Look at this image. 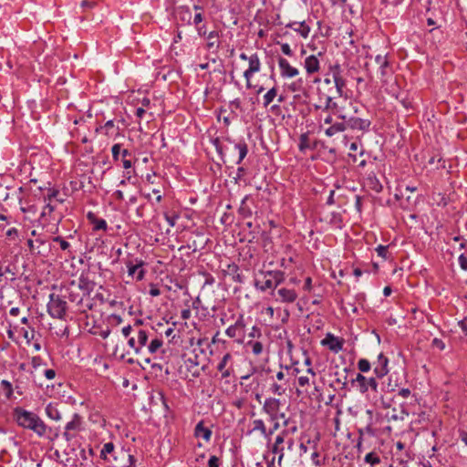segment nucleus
<instances>
[{"label":"nucleus","instance_id":"1a4fd4ad","mask_svg":"<svg viewBox=\"0 0 467 467\" xmlns=\"http://www.w3.org/2000/svg\"><path fill=\"white\" fill-rule=\"evenodd\" d=\"M352 384L358 389L362 393L368 391V387L373 390H377V382L373 378L367 379L363 375L358 374L355 379H352Z\"/></svg>","mask_w":467,"mask_h":467},{"label":"nucleus","instance_id":"052dcab7","mask_svg":"<svg viewBox=\"0 0 467 467\" xmlns=\"http://www.w3.org/2000/svg\"><path fill=\"white\" fill-rule=\"evenodd\" d=\"M406 201L408 202L407 208H409L410 205L414 206L416 204V198H414V197L408 196L406 198Z\"/></svg>","mask_w":467,"mask_h":467},{"label":"nucleus","instance_id":"ea45409f","mask_svg":"<svg viewBox=\"0 0 467 467\" xmlns=\"http://www.w3.org/2000/svg\"><path fill=\"white\" fill-rule=\"evenodd\" d=\"M252 346L253 353L255 355H259L263 350V345L261 342H254L250 343Z\"/></svg>","mask_w":467,"mask_h":467},{"label":"nucleus","instance_id":"a211bd4d","mask_svg":"<svg viewBox=\"0 0 467 467\" xmlns=\"http://www.w3.org/2000/svg\"><path fill=\"white\" fill-rule=\"evenodd\" d=\"M324 346H328L331 350L338 351L342 348V343L331 334H327V337L322 340Z\"/></svg>","mask_w":467,"mask_h":467},{"label":"nucleus","instance_id":"bf43d9fd","mask_svg":"<svg viewBox=\"0 0 467 467\" xmlns=\"http://www.w3.org/2000/svg\"><path fill=\"white\" fill-rule=\"evenodd\" d=\"M24 337L29 342L34 338V330H32L30 333L27 330L24 331Z\"/></svg>","mask_w":467,"mask_h":467},{"label":"nucleus","instance_id":"bb28decb","mask_svg":"<svg viewBox=\"0 0 467 467\" xmlns=\"http://www.w3.org/2000/svg\"><path fill=\"white\" fill-rule=\"evenodd\" d=\"M88 219L91 220L95 230H105L106 229L107 223L103 219H96L95 216L91 213H88Z\"/></svg>","mask_w":467,"mask_h":467},{"label":"nucleus","instance_id":"79ce46f5","mask_svg":"<svg viewBox=\"0 0 467 467\" xmlns=\"http://www.w3.org/2000/svg\"><path fill=\"white\" fill-rule=\"evenodd\" d=\"M378 254L379 256H381L382 258H387V254H388V246H384V245H379L376 249Z\"/></svg>","mask_w":467,"mask_h":467},{"label":"nucleus","instance_id":"6ab92c4d","mask_svg":"<svg viewBox=\"0 0 467 467\" xmlns=\"http://www.w3.org/2000/svg\"><path fill=\"white\" fill-rule=\"evenodd\" d=\"M76 283L77 286H79V290L83 291L87 295H89V293L95 288V283L89 281L84 276H81L78 281H76Z\"/></svg>","mask_w":467,"mask_h":467},{"label":"nucleus","instance_id":"4d7b16f0","mask_svg":"<svg viewBox=\"0 0 467 467\" xmlns=\"http://www.w3.org/2000/svg\"><path fill=\"white\" fill-rule=\"evenodd\" d=\"M133 331L132 327L130 326H128V327H125L122 328V334L124 335V337H129L131 332Z\"/></svg>","mask_w":467,"mask_h":467},{"label":"nucleus","instance_id":"473e14b6","mask_svg":"<svg viewBox=\"0 0 467 467\" xmlns=\"http://www.w3.org/2000/svg\"><path fill=\"white\" fill-rule=\"evenodd\" d=\"M253 431H261L263 434H265V423L263 422V420H255L254 422H253Z\"/></svg>","mask_w":467,"mask_h":467},{"label":"nucleus","instance_id":"09e8293b","mask_svg":"<svg viewBox=\"0 0 467 467\" xmlns=\"http://www.w3.org/2000/svg\"><path fill=\"white\" fill-rule=\"evenodd\" d=\"M333 128H334L335 130H337V132L343 131L344 130L348 129V127H347V125H346L344 120L341 123L334 124Z\"/></svg>","mask_w":467,"mask_h":467},{"label":"nucleus","instance_id":"20e7f679","mask_svg":"<svg viewBox=\"0 0 467 467\" xmlns=\"http://www.w3.org/2000/svg\"><path fill=\"white\" fill-rule=\"evenodd\" d=\"M56 454L58 460L67 467H84L85 451L71 447L68 441L62 444L56 451Z\"/></svg>","mask_w":467,"mask_h":467},{"label":"nucleus","instance_id":"a18cd8bd","mask_svg":"<svg viewBox=\"0 0 467 467\" xmlns=\"http://www.w3.org/2000/svg\"><path fill=\"white\" fill-rule=\"evenodd\" d=\"M306 148H308L307 136L306 134H302L300 137L299 149L304 150Z\"/></svg>","mask_w":467,"mask_h":467},{"label":"nucleus","instance_id":"5701e85b","mask_svg":"<svg viewBox=\"0 0 467 467\" xmlns=\"http://www.w3.org/2000/svg\"><path fill=\"white\" fill-rule=\"evenodd\" d=\"M128 267H129V275L133 276L136 275L137 280H141L143 278L144 270L142 269V262H140L135 265L129 264Z\"/></svg>","mask_w":467,"mask_h":467},{"label":"nucleus","instance_id":"423d86ee","mask_svg":"<svg viewBox=\"0 0 467 467\" xmlns=\"http://www.w3.org/2000/svg\"><path fill=\"white\" fill-rule=\"evenodd\" d=\"M284 280L280 271H261L255 278V286L263 291L275 288Z\"/></svg>","mask_w":467,"mask_h":467},{"label":"nucleus","instance_id":"37998d69","mask_svg":"<svg viewBox=\"0 0 467 467\" xmlns=\"http://www.w3.org/2000/svg\"><path fill=\"white\" fill-rule=\"evenodd\" d=\"M237 147L239 149V161H242L247 153V147L245 144H239Z\"/></svg>","mask_w":467,"mask_h":467},{"label":"nucleus","instance_id":"6e6552de","mask_svg":"<svg viewBox=\"0 0 467 467\" xmlns=\"http://www.w3.org/2000/svg\"><path fill=\"white\" fill-rule=\"evenodd\" d=\"M217 370L223 379H226L234 374V360L230 353H226L217 365Z\"/></svg>","mask_w":467,"mask_h":467},{"label":"nucleus","instance_id":"864d4df0","mask_svg":"<svg viewBox=\"0 0 467 467\" xmlns=\"http://www.w3.org/2000/svg\"><path fill=\"white\" fill-rule=\"evenodd\" d=\"M165 218H166L167 222L170 223L171 226H174L175 225V221L178 218V215L174 214L172 216H170V215H168L166 213L165 214Z\"/></svg>","mask_w":467,"mask_h":467},{"label":"nucleus","instance_id":"2f4dec72","mask_svg":"<svg viewBox=\"0 0 467 467\" xmlns=\"http://www.w3.org/2000/svg\"><path fill=\"white\" fill-rule=\"evenodd\" d=\"M218 36L216 32H211L208 36V47H218Z\"/></svg>","mask_w":467,"mask_h":467},{"label":"nucleus","instance_id":"aec40b11","mask_svg":"<svg viewBox=\"0 0 467 467\" xmlns=\"http://www.w3.org/2000/svg\"><path fill=\"white\" fill-rule=\"evenodd\" d=\"M305 67L308 74H313L318 71L319 62L315 56H310L306 58Z\"/></svg>","mask_w":467,"mask_h":467},{"label":"nucleus","instance_id":"39448f33","mask_svg":"<svg viewBox=\"0 0 467 467\" xmlns=\"http://www.w3.org/2000/svg\"><path fill=\"white\" fill-rule=\"evenodd\" d=\"M13 416L19 426L30 429L38 435L45 433L46 426L44 422L33 412L17 407L14 410Z\"/></svg>","mask_w":467,"mask_h":467},{"label":"nucleus","instance_id":"f03ea898","mask_svg":"<svg viewBox=\"0 0 467 467\" xmlns=\"http://www.w3.org/2000/svg\"><path fill=\"white\" fill-rule=\"evenodd\" d=\"M148 341V335L144 330L139 329L129 339V346L133 349L137 356L139 363L144 362L150 364L151 362V355L155 354L162 347V340L155 337L152 338L148 347H145Z\"/></svg>","mask_w":467,"mask_h":467},{"label":"nucleus","instance_id":"0eeeda50","mask_svg":"<svg viewBox=\"0 0 467 467\" xmlns=\"http://www.w3.org/2000/svg\"><path fill=\"white\" fill-rule=\"evenodd\" d=\"M47 308L53 317L62 318L66 313L67 303L58 295L51 294Z\"/></svg>","mask_w":467,"mask_h":467},{"label":"nucleus","instance_id":"c85d7f7f","mask_svg":"<svg viewBox=\"0 0 467 467\" xmlns=\"http://www.w3.org/2000/svg\"><path fill=\"white\" fill-rule=\"evenodd\" d=\"M365 462L370 465H375L379 464L381 460L376 452L372 451L365 456Z\"/></svg>","mask_w":467,"mask_h":467},{"label":"nucleus","instance_id":"e433bc0d","mask_svg":"<svg viewBox=\"0 0 467 467\" xmlns=\"http://www.w3.org/2000/svg\"><path fill=\"white\" fill-rule=\"evenodd\" d=\"M358 366L359 370L362 372L368 371L370 368V364L367 359H360L358 361Z\"/></svg>","mask_w":467,"mask_h":467},{"label":"nucleus","instance_id":"49530a36","mask_svg":"<svg viewBox=\"0 0 467 467\" xmlns=\"http://www.w3.org/2000/svg\"><path fill=\"white\" fill-rule=\"evenodd\" d=\"M119 151H120V145L115 144L112 147V156H113L114 160H116V161L119 160Z\"/></svg>","mask_w":467,"mask_h":467},{"label":"nucleus","instance_id":"c03bdc74","mask_svg":"<svg viewBox=\"0 0 467 467\" xmlns=\"http://www.w3.org/2000/svg\"><path fill=\"white\" fill-rule=\"evenodd\" d=\"M411 312L414 315V319H417L420 323H423V312L422 311H419V309L415 307V308H412Z\"/></svg>","mask_w":467,"mask_h":467},{"label":"nucleus","instance_id":"5fc2aeb1","mask_svg":"<svg viewBox=\"0 0 467 467\" xmlns=\"http://www.w3.org/2000/svg\"><path fill=\"white\" fill-rule=\"evenodd\" d=\"M57 195H58V191H57V190H53V191L51 192V193H50V194H48L47 199H48V201H50V202H52V201H53V199H56V201H57V202H61L62 201H59V200H57Z\"/></svg>","mask_w":467,"mask_h":467},{"label":"nucleus","instance_id":"72a5a7b5","mask_svg":"<svg viewBox=\"0 0 467 467\" xmlns=\"http://www.w3.org/2000/svg\"><path fill=\"white\" fill-rule=\"evenodd\" d=\"M114 450V445L112 442L106 443L101 451V457L103 459H107V453H111Z\"/></svg>","mask_w":467,"mask_h":467},{"label":"nucleus","instance_id":"a878e982","mask_svg":"<svg viewBox=\"0 0 467 467\" xmlns=\"http://www.w3.org/2000/svg\"><path fill=\"white\" fill-rule=\"evenodd\" d=\"M374 61L376 62L377 66L379 67V70L380 71L381 75H385V68L389 66V62L387 60V57L385 55H378L375 57Z\"/></svg>","mask_w":467,"mask_h":467},{"label":"nucleus","instance_id":"a19ab883","mask_svg":"<svg viewBox=\"0 0 467 467\" xmlns=\"http://www.w3.org/2000/svg\"><path fill=\"white\" fill-rule=\"evenodd\" d=\"M56 209V204H53L52 202L48 201L44 211L42 212V216H46L47 213H51Z\"/></svg>","mask_w":467,"mask_h":467},{"label":"nucleus","instance_id":"f704fd0d","mask_svg":"<svg viewBox=\"0 0 467 467\" xmlns=\"http://www.w3.org/2000/svg\"><path fill=\"white\" fill-rule=\"evenodd\" d=\"M47 413L48 414V416L54 420H59L60 419V416H59V413L58 411L53 408L52 406H47Z\"/></svg>","mask_w":467,"mask_h":467},{"label":"nucleus","instance_id":"c756f323","mask_svg":"<svg viewBox=\"0 0 467 467\" xmlns=\"http://www.w3.org/2000/svg\"><path fill=\"white\" fill-rule=\"evenodd\" d=\"M294 26H296V27H295V30L299 32L303 37H306L308 36L310 28L307 25H306L305 22L299 24L295 23Z\"/></svg>","mask_w":467,"mask_h":467},{"label":"nucleus","instance_id":"4468645a","mask_svg":"<svg viewBox=\"0 0 467 467\" xmlns=\"http://www.w3.org/2000/svg\"><path fill=\"white\" fill-rule=\"evenodd\" d=\"M260 68V61L257 55L249 57V67L244 72V78L247 80V86L250 87V77L253 73L257 72Z\"/></svg>","mask_w":467,"mask_h":467},{"label":"nucleus","instance_id":"4be33fe9","mask_svg":"<svg viewBox=\"0 0 467 467\" xmlns=\"http://www.w3.org/2000/svg\"><path fill=\"white\" fill-rule=\"evenodd\" d=\"M194 434L196 437L202 436L205 441H208L211 438L212 431L203 426L202 421H200L195 427Z\"/></svg>","mask_w":467,"mask_h":467},{"label":"nucleus","instance_id":"338daca9","mask_svg":"<svg viewBox=\"0 0 467 467\" xmlns=\"http://www.w3.org/2000/svg\"><path fill=\"white\" fill-rule=\"evenodd\" d=\"M326 133L327 135L328 136H332L334 135L335 133H337V130H334L333 126H331L330 128H328L327 130H326Z\"/></svg>","mask_w":467,"mask_h":467},{"label":"nucleus","instance_id":"58836bf2","mask_svg":"<svg viewBox=\"0 0 467 467\" xmlns=\"http://www.w3.org/2000/svg\"><path fill=\"white\" fill-rule=\"evenodd\" d=\"M122 163H123V167L125 169H129L131 167V161L130 160H127V156L130 155L128 150H122Z\"/></svg>","mask_w":467,"mask_h":467},{"label":"nucleus","instance_id":"b1692460","mask_svg":"<svg viewBox=\"0 0 467 467\" xmlns=\"http://www.w3.org/2000/svg\"><path fill=\"white\" fill-rule=\"evenodd\" d=\"M283 442H284V437L282 435H278L275 438V441L274 446L272 448V452L273 453L279 454V456H278V462H281V460L283 459V456H284V453H283L284 448L281 447V444Z\"/></svg>","mask_w":467,"mask_h":467},{"label":"nucleus","instance_id":"cd10ccee","mask_svg":"<svg viewBox=\"0 0 467 467\" xmlns=\"http://www.w3.org/2000/svg\"><path fill=\"white\" fill-rule=\"evenodd\" d=\"M277 90L275 88H272L264 97V106L268 107L276 98Z\"/></svg>","mask_w":467,"mask_h":467},{"label":"nucleus","instance_id":"6e6d98bb","mask_svg":"<svg viewBox=\"0 0 467 467\" xmlns=\"http://www.w3.org/2000/svg\"><path fill=\"white\" fill-rule=\"evenodd\" d=\"M459 326L461 327L464 336H467V319L460 321Z\"/></svg>","mask_w":467,"mask_h":467},{"label":"nucleus","instance_id":"3c124183","mask_svg":"<svg viewBox=\"0 0 467 467\" xmlns=\"http://www.w3.org/2000/svg\"><path fill=\"white\" fill-rule=\"evenodd\" d=\"M209 467H219V459L216 456H212L208 462Z\"/></svg>","mask_w":467,"mask_h":467},{"label":"nucleus","instance_id":"412c9836","mask_svg":"<svg viewBox=\"0 0 467 467\" xmlns=\"http://www.w3.org/2000/svg\"><path fill=\"white\" fill-rule=\"evenodd\" d=\"M316 373L313 371L311 368H306V373L305 375L298 376V384L301 388H305L310 384V381L315 378Z\"/></svg>","mask_w":467,"mask_h":467},{"label":"nucleus","instance_id":"7c9ffc66","mask_svg":"<svg viewBox=\"0 0 467 467\" xmlns=\"http://www.w3.org/2000/svg\"><path fill=\"white\" fill-rule=\"evenodd\" d=\"M271 389L274 394L281 396L285 392L286 386L285 383H274Z\"/></svg>","mask_w":467,"mask_h":467},{"label":"nucleus","instance_id":"8fccbe9b","mask_svg":"<svg viewBox=\"0 0 467 467\" xmlns=\"http://www.w3.org/2000/svg\"><path fill=\"white\" fill-rule=\"evenodd\" d=\"M459 263L463 270H467V257H465L463 254H461L459 256Z\"/></svg>","mask_w":467,"mask_h":467},{"label":"nucleus","instance_id":"e2e57ef3","mask_svg":"<svg viewBox=\"0 0 467 467\" xmlns=\"http://www.w3.org/2000/svg\"><path fill=\"white\" fill-rule=\"evenodd\" d=\"M193 21H194V24H196V25H197V24H199V23H201V22L202 21V14H200V13L196 14V15L194 16V19H193Z\"/></svg>","mask_w":467,"mask_h":467},{"label":"nucleus","instance_id":"c9c22d12","mask_svg":"<svg viewBox=\"0 0 467 467\" xmlns=\"http://www.w3.org/2000/svg\"><path fill=\"white\" fill-rule=\"evenodd\" d=\"M1 385L3 386V388H4L5 391V396L7 398H10L11 395H12V392H13L11 383L8 382L7 380H2Z\"/></svg>","mask_w":467,"mask_h":467},{"label":"nucleus","instance_id":"9b49d317","mask_svg":"<svg viewBox=\"0 0 467 467\" xmlns=\"http://www.w3.org/2000/svg\"><path fill=\"white\" fill-rule=\"evenodd\" d=\"M82 421L79 415L75 414L73 420L68 422L66 426V431L64 433V436L67 439V441H69L70 439L74 438L76 436L75 432H78L80 431Z\"/></svg>","mask_w":467,"mask_h":467},{"label":"nucleus","instance_id":"4c0bfd02","mask_svg":"<svg viewBox=\"0 0 467 467\" xmlns=\"http://www.w3.org/2000/svg\"><path fill=\"white\" fill-rule=\"evenodd\" d=\"M53 242L58 243L62 250H67L69 247V243L61 238L60 236L54 237Z\"/></svg>","mask_w":467,"mask_h":467},{"label":"nucleus","instance_id":"0e129e2a","mask_svg":"<svg viewBox=\"0 0 467 467\" xmlns=\"http://www.w3.org/2000/svg\"><path fill=\"white\" fill-rule=\"evenodd\" d=\"M410 391L409 389H402L400 390V395H401L402 397L406 398L410 395Z\"/></svg>","mask_w":467,"mask_h":467},{"label":"nucleus","instance_id":"f257e3e1","mask_svg":"<svg viewBox=\"0 0 467 467\" xmlns=\"http://www.w3.org/2000/svg\"><path fill=\"white\" fill-rule=\"evenodd\" d=\"M345 86L344 79L337 74H333L332 79H325L324 85L322 86V95L327 101V109H336L338 114L340 107H347L349 104L347 99L343 98Z\"/></svg>","mask_w":467,"mask_h":467},{"label":"nucleus","instance_id":"de8ad7c7","mask_svg":"<svg viewBox=\"0 0 467 467\" xmlns=\"http://www.w3.org/2000/svg\"><path fill=\"white\" fill-rule=\"evenodd\" d=\"M432 345L438 348H440L441 350H443L445 348V344L443 343L442 340L439 339V338H434L432 340Z\"/></svg>","mask_w":467,"mask_h":467},{"label":"nucleus","instance_id":"f3484780","mask_svg":"<svg viewBox=\"0 0 467 467\" xmlns=\"http://www.w3.org/2000/svg\"><path fill=\"white\" fill-rule=\"evenodd\" d=\"M280 407V401L276 399H268L265 400L264 404V410L266 413H268L271 417H274Z\"/></svg>","mask_w":467,"mask_h":467},{"label":"nucleus","instance_id":"9d476101","mask_svg":"<svg viewBox=\"0 0 467 467\" xmlns=\"http://www.w3.org/2000/svg\"><path fill=\"white\" fill-rule=\"evenodd\" d=\"M276 301L282 303H293L297 298L296 291L289 287H280L274 293Z\"/></svg>","mask_w":467,"mask_h":467},{"label":"nucleus","instance_id":"69168bd1","mask_svg":"<svg viewBox=\"0 0 467 467\" xmlns=\"http://www.w3.org/2000/svg\"><path fill=\"white\" fill-rule=\"evenodd\" d=\"M311 283H312L311 278H310V277H307V278L306 279V283H305V288H306V290H310V289H311Z\"/></svg>","mask_w":467,"mask_h":467},{"label":"nucleus","instance_id":"7ed1b4c3","mask_svg":"<svg viewBox=\"0 0 467 467\" xmlns=\"http://www.w3.org/2000/svg\"><path fill=\"white\" fill-rule=\"evenodd\" d=\"M338 116L345 121L347 127L350 129L357 137L363 135L370 126L369 119L363 118L351 103L349 104V107H340Z\"/></svg>","mask_w":467,"mask_h":467},{"label":"nucleus","instance_id":"f8f14e48","mask_svg":"<svg viewBox=\"0 0 467 467\" xmlns=\"http://www.w3.org/2000/svg\"><path fill=\"white\" fill-rule=\"evenodd\" d=\"M386 89L389 90V97H388V99L390 102L397 100L400 101V103L403 105L406 109L409 108V105L406 103L405 99L400 97L401 91L397 82L393 81L389 83Z\"/></svg>","mask_w":467,"mask_h":467},{"label":"nucleus","instance_id":"680f3d73","mask_svg":"<svg viewBox=\"0 0 467 467\" xmlns=\"http://www.w3.org/2000/svg\"><path fill=\"white\" fill-rule=\"evenodd\" d=\"M150 295L151 296H157L160 295V289L157 287H151L150 290Z\"/></svg>","mask_w":467,"mask_h":467},{"label":"nucleus","instance_id":"dca6fc26","mask_svg":"<svg viewBox=\"0 0 467 467\" xmlns=\"http://www.w3.org/2000/svg\"><path fill=\"white\" fill-rule=\"evenodd\" d=\"M278 63L283 76L292 78L298 74V70L291 67L286 59L280 57Z\"/></svg>","mask_w":467,"mask_h":467},{"label":"nucleus","instance_id":"ddd939ff","mask_svg":"<svg viewBox=\"0 0 467 467\" xmlns=\"http://www.w3.org/2000/svg\"><path fill=\"white\" fill-rule=\"evenodd\" d=\"M69 299L77 304L82 303L84 298L88 296L86 293L79 290V286H77L76 280H73L68 285Z\"/></svg>","mask_w":467,"mask_h":467},{"label":"nucleus","instance_id":"774afa93","mask_svg":"<svg viewBox=\"0 0 467 467\" xmlns=\"http://www.w3.org/2000/svg\"><path fill=\"white\" fill-rule=\"evenodd\" d=\"M461 439L467 445V431L461 432Z\"/></svg>","mask_w":467,"mask_h":467},{"label":"nucleus","instance_id":"13d9d810","mask_svg":"<svg viewBox=\"0 0 467 467\" xmlns=\"http://www.w3.org/2000/svg\"><path fill=\"white\" fill-rule=\"evenodd\" d=\"M45 375H46V377H47L48 379H54V378H55V376H56V372H55V370H54V369H47V370L45 371Z\"/></svg>","mask_w":467,"mask_h":467},{"label":"nucleus","instance_id":"2eb2a0df","mask_svg":"<svg viewBox=\"0 0 467 467\" xmlns=\"http://www.w3.org/2000/svg\"><path fill=\"white\" fill-rule=\"evenodd\" d=\"M244 333V325L242 320H237L234 325L229 327L226 330V334L230 337H238L239 341H242L241 337Z\"/></svg>","mask_w":467,"mask_h":467},{"label":"nucleus","instance_id":"393cba45","mask_svg":"<svg viewBox=\"0 0 467 467\" xmlns=\"http://www.w3.org/2000/svg\"><path fill=\"white\" fill-rule=\"evenodd\" d=\"M379 361L381 365L380 368H376L375 372L378 375V377H383L388 373L387 365H388V358L383 356V354H380L379 356Z\"/></svg>","mask_w":467,"mask_h":467},{"label":"nucleus","instance_id":"603ef678","mask_svg":"<svg viewBox=\"0 0 467 467\" xmlns=\"http://www.w3.org/2000/svg\"><path fill=\"white\" fill-rule=\"evenodd\" d=\"M281 49H282L284 54H285L287 56H291L292 55V51H291V48H290L288 44H286V43L282 44L281 45Z\"/></svg>","mask_w":467,"mask_h":467}]
</instances>
